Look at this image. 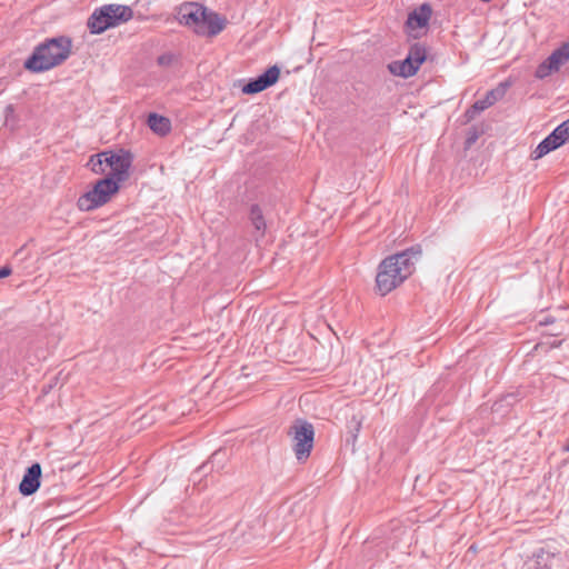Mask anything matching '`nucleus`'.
Segmentation results:
<instances>
[{
    "instance_id": "nucleus-9",
    "label": "nucleus",
    "mask_w": 569,
    "mask_h": 569,
    "mask_svg": "<svg viewBox=\"0 0 569 569\" xmlns=\"http://www.w3.org/2000/svg\"><path fill=\"white\" fill-rule=\"evenodd\" d=\"M508 88V83H500L497 88L489 90L485 98L477 100L465 113L467 120H472L478 113L485 111L500 100Z\"/></svg>"
},
{
    "instance_id": "nucleus-21",
    "label": "nucleus",
    "mask_w": 569,
    "mask_h": 569,
    "mask_svg": "<svg viewBox=\"0 0 569 569\" xmlns=\"http://www.w3.org/2000/svg\"><path fill=\"white\" fill-rule=\"evenodd\" d=\"M547 139L551 142V144L555 149H557L566 143L565 140L561 139L560 134H557V132L555 130L547 136Z\"/></svg>"
},
{
    "instance_id": "nucleus-3",
    "label": "nucleus",
    "mask_w": 569,
    "mask_h": 569,
    "mask_svg": "<svg viewBox=\"0 0 569 569\" xmlns=\"http://www.w3.org/2000/svg\"><path fill=\"white\" fill-rule=\"evenodd\" d=\"M133 17V11L128 6L104 4L96 8L88 19L87 26L92 34H100L109 28L128 22Z\"/></svg>"
},
{
    "instance_id": "nucleus-18",
    "label": "nucleus",
    "mask_w": 569,
    "mask_h": 569,
    "mask_svg": "<svg viewBox=\"0 0 569 569\" xmlns=\"http://www.w3.org/2000/svg\"><path fill=\"white\" fill-rule=\"evenodd\" d=\"M407 57H409L415 64L420 67L427 58V52L425 47H422L419 43H416L411 46Z\"/></svg>"
},
{
    "instance_id": "nucleus-1",
    "label": "nucleus",
    "mask_w": 569,
    "mask_h": 569,
    "mask_svg": "<svg viewBox=\"0 0 569 569\" xmlns=\"http://www.w3.org/2000/svg\"><path fill=\"white\" fill-rule=\"evenodd\" d=\"M420 254L419 247H411L383 259L376 277L379 293L386 296L408 279L415 271V264Z\"/></svg>"
},
{
    "instance_id": "nucleus-23",
    "label": "nucleus",
    "mask_w": 569,
    "mask_h": 569,
    "mask_svg": "<svg viewBox=\"0 0 569 569\" xmlns=\"http://www.w3.org/2000/svg\"><path fill=\"white\" fill-rule=\"evenodd\" d=\"M476 139H477V136L470 137V138L468 139V142H469V143H471V142H473Z\"/></svg>"
},
{
    "instance_id": "nucleus-6",
    "label": "nucleus",
    "mask_w": 569,
    "mask_h": 569,
    "mask_svg": "<svg viewBox=\"0 0 569 569\" xmlns=\"http://www.w3.org/2000/svg\"><path fill=\"white\" fill-rule=\"evenodd\" d=\"M107 158L103 159L106 167L110 170L106 178H113L117 183L128 178L129 169L132 164V156L129 151L120 150L119 152L108 151Z\"/></svg>"
},
{
    "instance_id": "nucleus-2",
    "label": "nucleus",
    "mask_w": 569,
    "mask_h": 569,
    "mask_svg": "<svg viewBox=\"0 0 569 569\" xmlns=\"http://www.w3.org/2000/svg\"><path fill=\"white\" fill-rule=\"evenodd\" d=\"M71 53V40L68 37L47 39L39 43L23 67L34 73L48 71L68 59Z\"/></svg>"
},
{
    "instance_id": "nucleus-15",
    "label": "nucleus",
    "mask_w": 569,
    "mask_h": 569,
    "mask_svg": "<svg viewBox=\"0 0 569 569\" xmlns=\"http://www.w3.org/2000/svg\"><path fill=\"white\" fill-rule=\"evenodd\" d=\"M147 123L151 131L160 137H164L171 131V121L154 112L148 116Z\"/></svg>"
},
{
    "instance_id": "nucleus-22",
    "label": "nucleus",
    "mask_w": 569,
    "mask_h": 569,
    "mask_svg": "<svg viewBox=\"0 0 569 569\" xmlns=\"http://www.w3.org/2000/svg\"><path fill=\"white\" fill-rule=\"evenodd\" d=\"M11 272H12V270H11L10 267H2V268H0V279L10 276Z\"/></svg>"
},
{
    "instance_id": "nucleus-7",
    "label": "nucleus",
    "mask_w": 569,
    "mask_h": 569,
    "mask_svg": "<svg viewBox=\"0 0 569 569\" xmlns=\"http://www.w3.org/2000/svg\"><path fill=\"white\" fill-rule=\"evenodd\" d=\"M569 61V41L553 50L536 69L535 77L545 79L560 70Z\"/></svg>"
},
{
    "instance_id": "nucleus-20",
    "label": "nucleus",
    "mask_w": 569,
    "mask_h": 569,
    "mask_svg": "<svg viewBox=\"0 0 569 569\" xmlns=\"http://www.w3.org/2000/svg\"><path fill=\"white\" fill-rule=\"evenodd\" d=\"M557 134L567 142L569 140V118L555 128Z\"/></svg>"
},
{
    "instance_id": "nucleus-10",
    "label": "nucleus",
    "mask_w": 569,
    "mask_h": 569,
    "mask_svg": "<svg viewBox=\"0 0 569 569\" xmlns=\"http://www.w3.org/2000/svg\"><path fill=\"white\" fill-rule=\"evenodd\" d=\"M280 76V69L277 66L268 68L259 77L251 79L247 84L242 87V92L246 94L259 93L267 88L274 84Z\"/></svg>"
},
{
    "instance_id": "nucleus-19",
    "label": "nucleus",
    "mask_w": 569,
    "mask_h": 569,
    "mask_svg": "<svg viewBox=\"0 0 569 569\" xmlns=\"http://www.w3.org/2000/svg\"><path fill=\"white\" fill-rule=\"evenodd\" d=\"M553 150L556 149L552 147L551 142L546 137L532 151L531 158L535 160L540 159Z\"/></svg>"
},
{
    "instance_id": "nucleus-16",
    "label": "nucleus",
    "mask_w": 569,
    "mask_h": 569,
    "mask_svg": "<svg viewBox=\"0 0 569 569\" xmlns=\"http://www.w3.org/2000/svg\"><path fill=\"white\" fill-rule=\"evenodd\" d=\"M249 218H250V221H251L252 226L254 227V229L257 231H259L261 234H263L267 224H266V220H264L262 210L259 207V204H252L250 207Z\"/></svg>"
},
{
    "instance_id": "nucleus-12",
    "label": "nucleus",
    "mask_w": 569,
    "mask_h": 569,
    "mask_svg": "<svg viewBox=\"0 0 569 569\" xmlns=\"http://www.w3.org/2000/svg\"><path fill=\"white\" fill-rule=\"evenodd\" d=\"M41 480V466L36 462L32 463L24 472L22 480L19 485V491L22 496L28 497L33 495L40 487Z\"/></svg>"
},
{
    "instance_id": "nucleus-24",
    "label": "nucleus",
    "mask_w": 569,
    "mask_h": 569,
    "mask_svg": "<svg viewBox=\"0 0 569 569\" xmlns=\"http://www.w3.org/2000/svg\"><path fill=\"white\" fill-rule=\"evenodd\" d=\"M566 450H568V451H569V445L566 447Z\"/></svg>"
},
{
    "instance_id": "nucleus-5",
    "label": "nucleus",
    "mask_w": 569,
    "mask_h": 569,
    "mask_svg": "<svg viewBox=\"0 0 569 569\" xmlns=\"http://www.w3.org/2000/svg\"><path fill=\"white\" fill-rule=\"evenodd\" d=\"M288 436L291 437L297 460L305 462L313 448L315 428L312 423L305 419H297L288 429Z\"/></svg>"
},
{
    "instance_id": "nucleus-4",
    "label": "nucleus",
    "mask_w": 569,
    "mask_h": 569,
    "mask_svg": "<svg viewBox=\"0 0 569 569\" xmlns=\"http://www.w3.org/2000/svg\"><path fill=\"white\" fill-rule=\"evenodd\" d=\"M119 188L120 186L113 178H102L93 184L92 189L78 198L77 208L83 212L96 210L108 203Z\"/></svg>"
},
{
    "instance_id": "nucleus-17",
    "label": "nucleus",
    "mask_w": 569,
    "mask_h": 569,
    "mask_svg": "<svg viewBox=\"0 0 569 569\" xmlns=\"http://www.w3.org/2000/svg\"><path fill=\"white\" fill-rule=\"evenodd\" d=\"M107 154H109L108 151H103L90 157L87 166L93 173L103 174L107 172L108 167H106V162H103Z\"/></svg>"
},
{
    "instance_id": "nucleus-11",
    "label": "nucleus",
    "mask_w": 569,
    "mask_h": 569,
    "mask_svg": "<svg viewBox=\"0 0 569 569\" xmlns=\"http://www.w3.org/2000/svg\"><path fill=\"white\" fill-rule=\"evenodd\" d=\"M226 26V20L217 12L203 9V19L200 21V29H196L198 36L214 37L220 33Z\"/></svg>"
},
{
    "instance_id": "nucleus-14",
    "label": "nucleus",
    "mask_w": 569,
    "mask_h": 569,
    "mask_svg": "<svg viewBox=\"0 0 569 569\" xmlns=\"http://www.w3.org/2000/svg\"><path fill=\"white\" fill-rule=\"evenodd\" d=\"M389 71L402 78H408L418 71L419 67L415 64L409 57L401 61H392L388 64Z\"/></svg>"
},
{
    "instance_id": "nucleus-13",
    "label": "nucleus",
    "mask_w": 569,
    "mask_h": 569,
    "mask_svg": "<svg viewBox=\"0 0 569 569\" xmlns=\"http://www.w3.org/2000/svg\"><path fill=\"white\" fill-rule=\"evenodd\" d=\"M431 13L430 4L423 3L409 13L406 24L409 29L425 28L428 26Z\"/></svg>"
},
{
    "instance_id": "nucleus-8",
    "label": "nucleus",
    "mask_w": 569,
    "mask_h": 569,
    "mask_svg": "<svg viewBox=\"0 0 569 569\" xmlns=\"http://www.w3.org/2000/svg\"><path fill=\"white\" fill-rule=\"evenodd\" d=\"M203 9L204 7L197 2H184L178 8L177 20L196 33V29H200V21L203 19Z\"/></svg>"
}]
</instances>
